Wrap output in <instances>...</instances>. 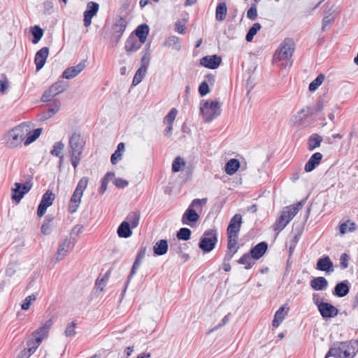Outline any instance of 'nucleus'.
<instances>
[{
  "label": "nucleus",
  "mask_w": 358,
  "mask_h": 358,
  "mask_svg": "<svg viewBox=\"0 0 358 358\" xmlns=\"http://www.w3.org/2000/svg\"><path fill=\"white\" fill-rule=\"evenodd\" d=\"M27 348L23 349L16 358H29L38 348V345H34L33 339L27 341Z\"/></svg>",
  "instance_id": "31"
},
{
  "label": "nucleus",
  "mask_w": 358,
  "mask_h": 358,
  "mask_svg": "<svg viewBox=\"0 0 358 358\" xmlns=\"http://www.w3.org/2000/svg\"><path fill=\"white\" fill-rule=\"evenodd\" d=\"M322 137L317 134H313L308 139V150L313 151L319 148L322 142Z\"/></svg>",
  "instance_id": "33"
},
{
  "label": "nucleus",
  "mask_w": 358,
  "mask_h": 358,
  "mask_svg": "<svg viewBox=\"0 0 358 358\" xmlns=\"http://www.w3.org/2000/svg\"><path fill=\"white\" fill-rule=\"evenodd\" d=\"M324 80V76L323 74H320L317 76V78L313 80L310 84L308 89L310 92L315 91L319 86H320L322 82Z\"/></svg>",
  "instance_id": "49"
},
{
  "label": "nucleus",
  "mask_w": 358,
  "mask_h": 358,
  "mask_svg": "<svg viewBox=\"0 0 358 358\" xmlns=\"http://www.w3.org/2000/svg\"><path fill=\"white\" fill-rule=\"evenodd\" d=\"M149 27L146 24H141L137 27V28L134 31L135 35L134 36L138 38L141 43H144L146 41L148 35L149 34Z\"/></svg>",
  "instance_id": "30"
},
{
  "label": "nucleus",
  "mask_w": 358,
  "mask_h": 358,
  "mask_svg": "<svg viewBox=\"0 0 358 358\" xmlns=\"http://www.w3.org/2000/svg\"><path fill=\"white\" fill-rule=\"evenodd\" d=\"M242 222V216L240 214L234 215L227 229V235H238Z\"/></svg>",
  "instance_id": "19"
},
{
  "label": "nucleus",
  "mask_w": 358,
  "mask_h": 358,
  "mask_svg": "<svg viewBox=\"0 0 358 358\" xmlns=\"http://www.w3.org/2000/svg\"><path fill=\"white\" fill-rule=\"evenodd\" d=\"M222 63V58L217 55H207L200 59V65L209 69H217Z\"/></svg>",
  "instance_id": "16"
},
{
  "label": "nucleus",
  "mask_w": 358,
  "mask_h": 358,
  "mask_svg": "<svg viewBox=\"0 0 358 358\" xmlns=\"http://www.w3.org/2000/svg\"><path fill=\"white\" fill-rule=\"evenodd\" d=\"M146 72V70L138 68L133 78L132 85L136 86L138 85L145 76Z\"/></svg>",
  "instance_id": "48"
},
{
  "label": "nucleus",
  "mask_w": 358,
  "mask_h": 358,
  "mask_svg": "<svg viewBox=\"0 0 358 358\" xmlns=\"http://www.w3.org/2000/svg\"><path fill=\"white\" fill-rule=\"evenodd\" d=\"M169 249L167 240L160 239L157 241L153 246V253L155 256H162L165 255Z\"/></svg>",
  "instance_id": "28"
},
{
  "label": "nucleus",
  "mask_w": 358,
  "mask_h": 358,
  "mask_svg": "<svg viewBox=\"0 0 358 358\" xmlns=\"http://www.w3.org/2000/svg\"><path fill=\"white\" fill-rule=\"evenodd\" d=\"M53 9V4L50 0H46L43 3V12L45 14H51Z\"/></svg>",
  "instance_id": "64"
},
{
  "label": "nucleus",
  "mask_w": 358,
  "mask_h": 358,
  "mask_svg": "<svg viewBox=\"0 0 358 358\" xmlns=\"http://www.w3.org/2000/svg\"><path fill=\"white\" fill-rule=\"evenodd\" d=\"M150 45V43L146 45V48L145 49V53L141 57V66L139 67V68L143 69L146 71L150 64V52H149Z\"/></svg>",
  "instance_id": "46"
},
{
  "label": "nucleus",
  "mask_w": 358,
  "mask_h": 358,
  "mask_svg": "<svg viewBox=\"0 0 358 358\" xmlns=\"http://www.w3.org/2000/svg\"><path fill=\"white\" fill-rule=\"evenodd\" d=\"M240 168V162L237 159H231L225 164V172L231 176L234 174Z\"/></svg>",
  "instance_id": "34"
},
{
  "label": "nucleus",
  "mask_w": 358,
  "mask_h": 358,
  "mask_svg": "<svg viewBox=\"0 0 358 358\" xmlns=\"http://www.w3.org/2000/svg\"><path fill=\"white\" fill-rule=\"evenodd\" d=\"M178 110L176 108H172L168 114L164 117V123L166 124H171L173 125V122L176 119V117L177 115Z\"/></svg>",
  "instance_id": "52"
},
{
  "label": "nucleus",
  "mask_w": 358,
  "mask_h": 358,
  "mask_svg": "<svg viewBox=\"0 0 358 358\" xmlns=\"http://www.w3.org/2000/svg\"><path fill=\"white\" fill-rule=\"evenodd\" d=\"M64 148V144L62 141H57L53 145L50 154L55 157H60Z\"/></svg>",
  "instance_id": "50"
},
{
  "label": "nucleus",
  "mask_w": 358,
  "mask_h": 358,
  "mask_svg": "<svg viewBox=\"0 0 358 358\" xmlns=\"http://www.w3.org/2000/svg\"><path fill=\"white\" fill-rule=\"evenodd\" d=\"M55 197L52 191L48 189L43 194L41 203L49 207L52 204Z\"/></svg>",
  "instance_id": "44"
},
{
  "label": "nucleus",
  "mask_w": 358,
  "mask_h": 358,
  "mask_svg": "<svg viewBox=\"0 0 358 358\" xmlns=\"http://www.w3.org/2000/svg\"><path fill=\"white\" fill-rule=\"evenodd\" d=\"M145 252H146V247L141 246L138 251L135 261L132 265L130 273L129 274V275L127 277V280L125 282V287H124L123 292L126 291L127 287L131 278L133 277V275H134L136 273L138 269L139 268V267L142 263V260L144 259V257L145 256Z\"/></svg>",
  "instance_id": "13"
},
{
  "label": "nucleus",
  "mask_w": 358,
  "mask_h": 358,
  "mask_svg": "<svg viewBox=\"0 0 358 358\" xmlns=\"http://www.w3.org/2000/svg\"><path fill=\"white\" fill-rule=\"evenodd\" d=\"M145 252H146V247L141 246L138 251L135 261L132 265L130 273L129 274V275L127 277V280L125 282V287H124L123 292L126 291L127 287L131 278L133 277V275H134L136 273L138 269L139 268V267L142 263V260L144 259V257L145 256Z\"/></svg>",
  "instance_id": "14"
},
{
  "label": "nucleus",
  "mask_w": 358,
  "mask_h": 358,
  "mask_svg": "<svg viewBox=\"0 0 358 358\" xmlns=\"http://www.w3.org/2000/svg\"><path fill=\"white\" fill-rule=\"evenodd\" d=\"M61 106V102L58 99H54L47 106V111L44 113L43 118L48 119L57 113Z\"/></svg>",
  "instance_id": "32"
},
{
  "label": "nucleus",
  "mask_w": 358,
  "mask_h": 358,
  "mask_svg": "<svg viewBox=\"0 0 358 358\" xmlns=\"http://www.w3.org/2000/svg\"><path fill=\"white\" fill-rule=\"evenodd\" d=\"M52 325L51 320H48L45 323L32 333V338L34 341V345H39L42 340L48 336L50 329Z\"/></svg>",
  "instance_id": "15"
},
{
  "label": "nucleus",
  "mask_w": 358,
  "mask_h": 358,
  "mask_svg": "<svg viewBox=\"0 0 358 358\" xmlns=\"http://www.w3.org/2000/svg\"><path fill=\"white\" fill-rule=\"evenodd\" d=\"M48 55L49 48L48 47H43L36 52L35 55L34 62L37 71H40L44 66Z\"/></svg>",
  "instance_id": "21"
},
{
  "label": "nucleus",
  "mask_w": 358,
  "mask_h": 358,
  "mask_svg": "<svg viewBox=\"0 0 358 358\" xmlns=\"http://www.w3.org/2000/svg\"><path fill=\"white\" fill-rule=\"evenodd\" d=\"M200 113L203 116L206 122H210L220 115V104L216 100L212 101L210 103L208 100H201Z\"/></svg>",
  "instance_id": "4"
},
{
  "label": "nucleus",
  "mask_w": 358,
  "mask_h": 358,
  "mask_svg": "<svg viewBox=\"0 0 358 358\" xmlns=\"http://www.w3.org/2000/svg\"><path fill=\"white\" fill-rule=\"evenodd\" d=\"M164 46L171 47L176 50H180L181 49L180 39L176 36H171L169 37L163 43Z\"/></svg>",
  "instance_id": "36"
},
{
  "label": "nucleus",
  "mask_w": 358,
  "mask_h": 358,
  "mask_svg": "<svg viewBox=\"0 0 358 358\" xmlns=\"http://www.w3.org/2000/svg\"><path fill=\"white\" fill-rule=\"evenodd\" d=\"M36 299V296L35 294H31V295L27 296L21 305V308L24 310H28L29 308L32 301H35Z\"/></svg>",
  "instance_id": "60"
},
{
  "label": "nucleus",
  "mask_w": 358,
  "mask_h": 358,
  "mask_svg": "<svg viewBox=\"0 0 358 358\" xmlns=\"http://www.w3.org/2000/svg\"><path fill=\"white\" fill-rule=\"evenodd\" d=\"M43 29H41L39 26L35 25L31 29V34H32V39L31 42L34 44H36L39 42V41L41 39V38L43 36Z\"/></svg>",
  "instance_id": "41"
},
{
  "label": "nucleus",
  "mask_w": 358,
  "mask_h": 358,
  "mask_svg": "<svg viewBox=\"0 0 358 358\" xmlns=\"http://www.w3.org/2000/svg\"><path fill=\"white\" fill-rule=\"evenodd\" d=\"M199 93L201 96H206L210 92V88L207 81H203L199 86Z\"/></svg>",
  "instance_id": "61"
},
{
  "label": "nucleus",
  "mask_w": 358,
  "mask_h": 358,
  "mask_svg": "<svg viewBox=\"0 0 358 358\" xmlns=\"http://www.w3.org/2000/svg\"><path fill=\"white\" fill-rule=\"evenodd\" d=\"M358 352V341L336 342L329 348L324 358H354Z\"/></svg>",
  "instance_id": "1"
},
{
  "label": "nucleus",
  "mask_w": 358,
  "mask_h": 358,
  "mask_svg": "<svg viewBox=\"0 0 358 358\" xmlns=\"http://www.w3.org/2000/svg\"><path fill=\"white\" fill-rule=\"evenodd\" d=\"M89 178L87 177H83L78 182L75 191L77 192L82 193L83 194V192L87 188L88 184Z\"/></svg>",
  "instance_id": "56"
},
{
  "label": "nucleus",
  "mask_w": 358,
  "mask_h": 358,
  "mask_svg": "<svg viewBox=\"0 0 358 358\" xmlns=\"http://www.w3.org/2000/svg\"><path fill=\"white\" fill-rule=\"evenodd\" d=\"M99 5L98 3L94 1H90L87 4V9L85 10V12L95 16L99 11Z\"/></svg>",
  "instance_id": "54"
},
{
  "label": "nucleus",
  "mask_w": 358,
  "mask_h": 358,
  "mask_svg": "<svg viewBox=\"0 0 358 358\" xmlns=\"http://www.w3.org/2000/svg\"><path fill=\"white\" fill-rule=\"evenodd\" d=\"M295 49V43L292 38H286L280 44L274 55V59L282 61L289 59L292 57Z\"/></svg>",
  "instance_id": "7"
},
{
  "label": "nucleus",
  "mask_w": 358,
  "mask_h": 358,
  "mask_svg": "<svg viewBox=\"0 0 358 358\" xmlns=\"http://www.w3.org/2000/svg\"><path fill=\"white\" fill-rule=\"evenodd\" d=\"M187 248V245L186 243L180 244L176 250V253L180 256L184 262L188 261L189 259V255L187 253H183L182 252V250Z\"/></svg>",
  "instance_id": "59"
},
{
  "label": "nucleus",
  "mask_w": 358,
  "mask_h": 358,
  "mask_svg": "<svg viewBox=\"0 0 358 358\" xmlns=\"http://www.w3.org/2000/svg\"><path fill=\"white\" fill-rule=\"evenodd\" d=\"M268 249V244L265 241L257 243L255 246L252 247L250 252L253 259H259L265 254Z\"/></svg>",
  "instance_id": "24"
},
{
  "label": "nucleus",
  "mask_w": 358,
  "mask_h": 358,
  "mask_svg": "<svg viewBox=\"0 0 358 358\" xmlns=\"http://www.w3.org/2000/svg\"><path fill=\"white\" fill-rule=\"evenodd\" d=\"M217 241V230L215 229H208L201 237L199 248L204 253L210 252L215 248Z\"/></svg>",
  "instance_id": "6"
},
{
  "label": "nucleus",
  "mask_w": 358,
  "mask_h": 358,
  "mask_svg": "<svg viewBox=\"0 0 358 358\" xmlns=\"http://www.w3.org/2000/svg\"><path fill=\"white\" fill-rule=\"evenodd\" d=\"M252 259L253 257L251 256L250 252L245 253L239 259L237 260V263L245 265L244 268L248 270L250 269L255 264Z\"/></svg>",
  "instance_id": "37"
},
{
  "label": "nucleus",
  "mask_w": 358,
  "mask_h": 358,
  "mask_svg": "<svg viewBox=\"0 0 358 358\" xmlns=\"http://www.w3.org/2000/svg\"><path fill=\"white\" fill-rule=\"evenodd\" d=\"M304 203L305 200H302L296 204L290 205L285 208L279 218L273 224V230L277 231V233L280 232L297 214Z\"/></svg>",
  "instance_id": "3"
},
{
  "label": "nucleus",
  "mask_w": 358,
  "mask_h": 358,
  "mask_svg": "<svg viewBox=\"0 0 358 358\" xmlns=\"http://www.w3.org/2000/svg\"><path fill=\"white\" fill-rule=\"evenodd\" d=\"M350 284L348 280H343L338 282L332 291L333 295L342 298L348 295L350 292Z\"/></svg>",
  "instance_id": "23"
},
{
  "label": "nucleus",
  "mask_w": 358,
  "mask_h": 358,
  "mask_svg": "<svg viewBox=\"0 0 358 358\" xmlns=\"http://www.w3.org/2000/svg\"><path fill=\"white\" fill-rule=\"evenodd\" d=\"M316 269L331 273L334 271V264L328 255H324L318 259Z\"/></svg>",
  "instance_id": "20"
},
{
  "label": "nucleus",
  "mask_w": 358,
  "mask_h": 358,
  "mask_svg": "<svg viewBox=\"0 0 358 358\" xmlns=\"http://www.w3.org/2000/svg\"><path fill=\"white\" fill-rule=\"evenodd\" d=\"M227 13V7L224 2L219 3L215 10L216 20L222 22L224 20Z\"/></svg>",
  "instance_id": "35"
},
{
  "label": "nucleus",
  "mask_w": 358,
  "mask_h": 358,
  "mask_svg": "<svg viewBox=\"0 0 358 358\" xmlns=\"http://www.w3.org/2000/svg\"><path fill=\"white\" fill-rule=\"evenodd\" d=\"M85 68V61L80 62L74 66L66 69L62 73V78L65 79H71L78 75Z\"/></svg>",
  "instance_id": "22"
},
{
  "label": "nucleus",
  "mask_w": 358,
  "mask_h": 358,
  "mask_svg": "<svg viewBox=\"0 0 358 358\" xmlns=\"http://www.w3.org/2000/svg\"><path fill=\"white\" fill-rule=\"evenodd\" d=\"M133 229L130 225L129 222L123 221L119 225L117 229V234L120 238H127L132 235Z\"/></svg>",
  "instance_id": "29"
},
{
  "label": "nucleus",
  "mask_w": 358,
  "mask_h": 358,
  "mask_svg": "<svg viewBox=\"0 0 358 358\" xmlns=\"http://www.w3.org/2000/svg\"><path fill=\"white\" fill-rule=\"evenodd\" d=\"M15 187L11 189L12 199L17 203H20L24 196L28 193L32 187L31 180H27L24 184L20 182L15 183Z\"/></svg>",
  "instance_id": "10"
},
{
  "label": "nucleus",
  "mask_w": 358,
  "mask_h": 358,
  "mask_svg": "<svg viewBox=\"0 0 358 358\" xmlns=\"http://www.w3.org/2000/svg\"><path fill=\"white\" fill-rule=\"evenodd\" d=\"M262 25L256 22L252 24V26L249 29L248 31L245 36V40L248 42H251L253 40L254 36L257 34V33L261 29Z\"/></svg>",
  "instance_id": "43"
},
{
  "label": "nucleus",
  "mask_w": 358,
  "mask_h": 358,
  "mask_svg": "<svg viewBox=\"0 0 358 358\" xmlns=\"http://www.w3.org/2000/svg\"><path fill=\"white\" fill-rule=\"evenodd\" d=\"M350 257L347 253H343L340 257V267L341 269H345L348 267Z\"/></svg>",
  "instance_id": "62"
},
{
  "label": "nucleus",
  "mask_w": 358,
  "mask_h": 358,
  "mask_svg": "<svg viewBox=\"0 0 358 358\" xmlns=\"http://www.w3.org/2000/svg\"><path fill=\"white\" fill-rule=\"evenodd\" d=\"M306 110L304 108L301 109L297 113V115H296L292 120L294 121L295 124L297 125H301L304 120H306L308 117H306V115L305 113Z\"/></svg>",
  "instance_id": "53"
},
{
  "label": "nucleus",
  "mask_w": 358,
  "mask_h": 358,
  "mask_svg": "<svg viewBox=\"0 0 358 358\" xmlns=\"http://www.w3.org/2000/svg\"><path fill=\"white\" fill-rule=\"evenodd\" d=\"M238 237V235H227V250H231V248L239 247L238 245H237Z\"/></svg>",
  "instance_id": "58"
},
{
  "label": "nucleus",
  "mask_w": 358,
  "mask_h": 358,
  "mask_svg": "<svg viewBox=\"0 0 358 358\" xmlns=\"http://www.w3.org/2000/svg\"><path fill=\"white\" fill-rule=\"evenodd\" d=\"M207 203V199H194L191 204L189 206L187 209L185 211L184 214L182 217V223L183 224H187L189 226H192L194 223H196L199 219V215L195 211L194 209V207L197 206H203Z\"/></svg>",
  "instance_id": "5"
},
{
  "label": "nucleus",
  "mask_w": 358,
  "mask_h": 358,
  "mask_svg": "<svg viewBox=\"0 0 358 358\" xmlns=\"http://www.w3.org/2000/svg\"><path fill=\"white\" fill-rule=\"evenodd\" d=\"M185 165L184 159L181 157H177L175 158L172 163V171L173 173L179 172L181 170L182 166Z\"/></svg>",
  "instance_id": "51"
},
{
  "label": "nucleus",
  "mask_w": 358,
  "mask_h": 358,
  "mask_svg": "<svg viewBox=\"0 0 358 358\" xmlns=\"http://www.w3.org/2000/svg\"><path fill=\"white\" fill-rule=\"evenodd\" d=\"M77 324L75 321H73L71 322V323H69L66 327V329L64 331V334L65 335V336L66 337H73L76 336V327Z\"/></svg>",
  "instance_id": "55"
},
{
  "label": "nucleus",
  "mask_w": 358,
  "mask_h": 358,
  "mask_svg": "<svg viewBox=\"0 0 358 358\" xmlns=\"http://www.w3.org/2000/svg\"><path fill=\"white\" fill-rule=\"evenodd\" d=\"M285 307L284 306H281L275 313L274 319L272 322V325L273 327H278L280 323L285 319L284 310Z\"/></svg>",
  "instance_id": "40"
},
{
  "label": "nucleus",
  "mask_w": 358,
  "mask_h": 358,
  "mask_svg": "<svg viewBox=\"0 0 358 358\" xmlns=\"http://www.w3.org/2000/svg\"><path fill=\"white\" fill-rule=\"evenodd\" d=\"M76 243V239L75 238H66L60 243L57 251V261H59L66 257L73 249Z\"/></svg>",
  "instance_id": "12"
},
{
  "label": "nucleus",
  "mask_w": 358,
  "mask_h": 358,
  "mask_svg": "<svg viewBox=\"0 0 358 358\" xmlns=\"http://www.w3.org/2000/svg\"><path fill=\"white\" fill-rule=\"evenodd\" d=\"M125 148L124 143H120L117 145L116 150L112 154L110 157L111 164L115 165L117 163V161L122 158V152H124Z\"/></svg>",
  "instance_id": "39"
},
{
  "label": "nucleus",
  "mask_w": 358,
  "mask_h": 358,
  "mask_svg": "<svg viewBox=\"0 0 358 358\" xmlns=\"http://www.w3.org/2000/svg\"><path fill=\"white\" fill-rule=\"evenodd\" d=\"M29 133V125L23 122L10 129L4 136L3 140L9 148L17 147Z\"/></svg>",
  "instance_id": "2"
},
{
  "label": "nucleus",
  "mask_w": 358,
  "mask_h": 358,
  "mask_svg": "<svg viewBox=\"0 0 358 358\" xmlns=\"http://www.w3.org/2000/svg\"><path fill=\"white\" fill-rule=\"evenodd\" d=\"M115 177L113 172H108L104 177L101 179V185L99 190L100 194H103L107 189L108 181L110 178Z\"/></svg>",
  "instance_id": "45"
},
{
  "label": "nucleus",
  "mask_w": 358,
  "mask_h": 358,
  "mask_svg": "<svg viewBox=\"0 0 358 358\" xmlns=\"http://www.w3.org/2000/svg\"><path fill=\"white\" fill-rule=\"evenodd\" d=\"M140 217L139 211H132L127 215L125 221L129 222V225L134 229L138 225Z\"/></svg>",
  "instance_id": "38"
},
{
  "label": "nucleus",
  "mask_w": 358,
  "mask_h": 358,
  "mask_svg": "<svg viewBox=\"0 0 358 358\" xmlns=\"http://www.w3.org/2000/svg\"><path fill=\"white\" fill-rule=\"evenodd\" d=\"M82 196H83L82 193L80 194L79 192H77V191L74 190V192L71 197L69 204L68 206V211L71 214H73L76 212V210L80 203Z\"/></svg>",
  "instance_id": "27"
},
{
  "label": "nucleus",
  "mask_w": 358,
  "mask_h": 358,
  "mask_svg": "<svg viewBox=\"0 0 358 358\" xmlns=\"http://www.w3.org/2000/svg\"><path fill=\"white\" fill-rule=\"evenodd\" d=\"M113 183L116 187L119 189H124L129 185V182L127 180L121 178H115Z\"/></svg>",
  "instance_id": "63"
},
{
  "label": "nucleus",
  "mask_w": 358,
  "mask_h": 358,
  "mask_svg": "<svg viewBox=\"0 0 358 358\" xmlns=\"http://www.w3.org/2000/svg\"><path fill=\"white\" fill-rule=\"evenodd\" d=\"M143 44V43L131 34L125 41L124 50L127 55H130L139 50Z\"/></svg>",
  "instance_id": "18"
},
{
  "label": "nucleus",
  "mask_w": 358,
  "mask_h": 358,
  "mask_svg": "<svg viewBox=\"0 0 358 358\" xmlns=\"http://www.w3.org/2000/svg\"><path fill=\"white\" fill-rule=\"evenodd\" d=\"M322 157L323 156L320 152H315L312 155L305 164L304 171L307 173L313 171L315 167L320 164Z\"/></svg>",
  "instance_id": "25"
},
{
  "label": "nucleus",
  "mask_w": 358,
  "mask_h": 358,
  "mask_svg": "<svg viewBox=\"0 0 358 358\" xmlns=\"http://www.w3.org/2000/svg\"><path fill=\"white\" fill-rule=\"evenodd\" d=\"M128 22L126 18L121 16L115 17L111 27V41L114 45H117L127 27Z\"/></svg>",
  "instance_id": "8"
},
{
  "label": "nucleus",
  "mask_w": 358,
  "mask_h": 358,
  "mask_svg": "<svg viewBox=\"0 0 358 358\" xmlns=\"http://www.w3.org/2000/svg\"><path fill=\"white\" fill-rule=\"evenodd\" d=\"M68 85L64 80H58L52 84L42 95L41 101L43 102L50 101L56 95L63 92Z\"/></svg>",
  "instance_id": "9"
},
{
  "label": "nucleus",
  "mask_w": 358,
  "mask_h": 358,
  "mask_svg": "<svg viewBox=\"0 0 358 358\" xmlns=\"http://www.w3.org/2000/svg\"><path fill=\"white\" fill-rule=\"evenodd\" d=\"M310 287L315 291L325 290L328 287V281L324 277H316L310 282Z\"/></svg>",
  "instance_id": "26"
},
{
  "label": "nucleus",
  "mask_w": 358,
  "mask_h": 358,
  "mask_svg": "<svg viewBox=\"0 0 358 358\" xmlns=\"http://www.w3.org/2000/svg\"><path fill=\"white\" fill-rule=\"evenodd\" d=\"M69 155H81L85 142L79 134L73 133L69 139Z\"/></svg>",
  "instance_id": "11"
},
{
  "label": "nucleus",
  "mask_w": 358,
  "mask_h": 358,
  "mask_svg": "<svg viewBox=\"0 0 358 358\" xmlns=\"http://www.w3.org/2000/svg\"><path fill=\"white\" fill-rule=\"evenodd\" d=\"M258 17L257 4L252 3L250 8L247 10V17L250 20H255Z\"/></svg>",
  "instance_id": "57"
},
{
  "label": "nucleus",
  "mask_w": 358,
  "mask_h": 358,
  "mask_svg": "<svg viewBox=\"0 0 358 358\" xmlns=\"http://www.w3.org/2000/svg\"><path fill=\"white\" fill-rule=\"evenodd\" d=\"M192 231L186 227L180 228L176 234L177 238L182 241H188L190 239Z\"/></svg>",
  "instance_id": "47"
},
{
  "label": "nucleus",
  "mask_w": 358,
  "mask_h": 358,
  "mask_svg": "<svg viewBox=\"0 0 358 358\" xmlns=\"http://www.w3.org/2000/svg\"><path fill=\"white\" fill-rule=\"evenodd\" d=\"M42 130V128H37L34 129L32 133H31V131L29 130V133L26 136L27 138L24 143V145H28L35 141L41 135Z\"/></svg>",
  "instance_id": "42"
},
{
  "label": "nucleus",
  "mask_w": 358,
  "mask_h": 358,
  "mask_svg": "<svg viewBox=\"0 0 358 358\" xmlns=\"http://www.w3.org/2000/svg\"><path fill=\"white\" fill-rule=\"evenodd\" d=\"M318 311L323 319L331 318L338 315V309L328 302L320 304Z\"/></svg>",
  "instance_id": "17"
}]
</instances>
